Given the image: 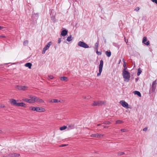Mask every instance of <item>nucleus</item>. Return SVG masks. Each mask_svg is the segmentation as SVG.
Instances as JSON below:
<instances>
[{
  "mask_svg": "<svg viewBox=\"0 0 157 157\" xmlns=\"http://www.w3.org/2000/svg\"><path fill=\"white\" fill-rule=\"evenodd\" d=\"M127 67L126 68L124 69L122 71V75L124 78L125 79L124 81L127 82H128L130 77V74L127 70Z\"/></svg>",
  "mask_w": 157,
  "mask_h": 157,
  "instance_id": "f257e3e1",
  "label": "nucleus"
},
{
  "mask_svg": "<svg viewBox=\"0 0 157 157\" xmlns=\"http://www.w3.org/2000/svg\"><path fill=\"white\" fill-rule=\"evenodd\" d=\"M103 65V61L102 60H100V64L99 66V73L97 74V76H98L100 75L102 71V68Z\"/></svg>",
  "mask_w": 157,
  "mask_h": 157,
  "instance_id": "f03ea898",
  "label": "nucleus"
},
{
  "mask_svg": "<svg viewBox=\"0 0 157 157\" xmlns=\"http://www.w3.org/2000/svg\"><path fill=\"white\" fill-rule=\"evenodd\" d=\"M78 45L80 47L83 48H88L89 46L86 44L84 42L80 41L78 43Z\"/></svg>",
  "mask_w": 157,
  "mask_h": 157,
  "instance_id": "7ed1b4c3",
  "label": "nucleus"
},
{
  "mask_svg": "<svg viewBox=\"0 0 157 157\" xmlns=\"http://www.w3.org/2000/svg\"><path fill=\"white\" fill-rule=\"evenodd\" d=\"M31 109L33 111H36L38 112H44V108L39 107H33L31 108Z\"/></svg>",
  "mask_w": 157,
  "mask_h": 157,
  "instance_id": "20e7f679",
  "label": "nucleus"
},
{
  "mask_svg": "<svg viewBox=\"0 0 157 157\" xmlns=\"http://www.w3.org/2000/svg\"><path fill=\"white\" fill-rule=\"evenodd\" d=\"M16 88L18 89L19 90H26L28 89V87L26 86H19L17 85L15 87Z\"/></svg>",
  "mask_w": 157,
  "mask_h": 157,
  "instance_id": "39448f33",
  "label": "nucleus"
},
{
  "mask_svg": "<svg viewBox=\"0 0 157 157\" xmlns=\"http://www.w3.org/2000/svg\"><path fill=\"white\" fill-rule=\"evenodd\" d=\"M52 43L51 42H50L48 44L46 45L43 48L42 51V54H44L45 52L50 47V46L51 45Z\"/></svg>",
  "mask_w": 157,
  "mask_h": 157,
  "instance_id": "423d86ee",
  "label": "nucleus"
},
{
  "mask_svg": "<svg viewBox=\"0 0 157 157\" xmlns=\"http://www.w3.org/2000/svg\"><path fill=\"white\" fill-rule=\"evenodd\" d=\"M104 104V102L101 101H94L92 105L93 106H100Z\"/></svg>",
  "mask_w": 157,
  "mask_h": 157,
  "instance_id": "0eeeda50",
  "label": "nucleus"
},
{
  "mask_svg": "<svg viewBox=\"0 0 157 157\" xmlns=\"http://www.w3.org/2000/svg\"><path fill=\"white\" fill-rule=\"evenodd\" d=\"M120 103L126 109L128 108V105L127 103L124 101L122 100L120 101Z\"/></svg>",
  "mask_w": 157,
  "mask_h": 157,
  "instance_id": "6e6552de",
  "label": "nucleus"
},
{
  "mask_svg": "<svg viewBox=\"0 0 157 157\" xmlns=\"http://www.w3.org/2000/svg\"><path fill=\"white\" fill-rule=\"evenodd\" d=\"M156 88V85H152L150 88L149 94H151V93L155 92Z\"/></svg>",
  "mask_w": 157,
  "mask_h": 157,
  "instance_id": "1a4fd4ad",
  "label": "nucleus"
},
{
  "mask_svg": "<svg viewBox=\"0 0 157 157\" xmlns=\"http://www.w3.org/2000/svg\"><path fill=\"white\" fill-rule=\"evenodd\" d=\"M104 136V135H102L101 134L95 133L92 134L91 136L92 137L100 138Z\"/></svg>",
  "mask_w": 157,
  "mask_h": 157,
  "instance_id": "9d476101",
  "label": "nucleus"
},
{
  "mask_svg": "<svg viewBox=\"0 0 157 157\" xmlns=\"http://www.w3.org/2000/svg\"><path fill=\"white\" fill-rule=\"evenodd\" d=\"M142 43L146 45H148L149 44V41H147V37L144 36L143 37L142 40Z\"/></svg>",
  "mask_w": 157,
  "mask_h": 157,
  "instance_id": "9b49d317",
  "label": "nucleus"
},
{
  "mask_svg": "<svg viewBox=\"0 0 157 157\" xmlns=\"http://www.w3.org/2000/svg\"><path fill=\"white\" fill-rule=\"evenodd\" d=\"M34 101L35 102H37L40 103H43L44 101L42 99H40L38 97H35L34 98Z\"/></svg>",
  "mask_w": 157,
  "mask_h": 157,
  "instance_id": "f8f14e48",
  "label": "nucleus"
},
{
  "mask_svg": "<svg viewBox=\"0 0 157 157\" xmlns=\"http://www.w3.org/2000/svg\"><path fill=\"white\" fill-rule=\"evenodd\" d=\"M20 156V154L14 153H10L8 155L9 156L11 157H18Z\"/></svg>",
  "mask_w": 157,
  "mask_h": 157,
  "instance_id": "ddd939ff",
  "label": "nucleus"
},
{
  "mask_svg": "<svg viewBox=\"0 0 157 157\" xmlns=\"http://www.w3.org/2000/svg\"><path fill=\"white\" fill-rule=\"evenodd\" d=\"M68 31L66 29H64L62 31L61 33V35L63 36H65L67 35Z\"/></svg>",
  "mask_w": 157,
  "mask_h": 157,
  "instance_id": "4468645a",
  "label": "nucleus"
},
{
  "mask_svg": "<svg viewBox=\"0 0 157 157\" xmlns=\"http://www.w3.org/2000/svg\"><path fill=\"white\" fill-rule=\"evenodd\" d=\"M17 106H21L24 107H26V105L23 102L17 103Z\"/></svg>",
  "mask_w": 157,
  "mask_h": 157,
  "instance_id": "2eb2a0df",
  "label": "nucleus"
},
{
  "mask_svg": "<svg viewBox=\"0 0 157 157\" xmlns=\"http://www.w3.org/2000/svg\"><path fill=\"white\" fill-rule=\"evenodd\" d=\"M75 126L73 124H68V129L70 130L74 128Z\"/></svg>",
  "mask_w": 157,
  "mask_h": 157,
  "instance_id": "dca6fc26",
  "label": "nucleus"
},
{
  "mask_svg": "<svg viewBox=\"0 0 157 157\" xmlns=\"http://www.w3.org/2000/svg\"><path fill=\"white\" fill-rule=\"evenodd\" d=\"M10 102L12 104L17 106V103L16 101L15 100L13 99H11L10 100Z\"/></svg>",
  "mask_w": 157,
  "mask_h": 157,
  "instance_id": "f3484780",
  "label": "nucleus"
},
{
  "mask_svg": "<svg viewBox=\"0 0 157 157\" xmlns=\"http://www.w3.org/2000/svg\"><path fill=\"white\" fill-rule=\"evenodd\" d=\"M25 66L28 67L29 68L31 69L32 66V64L30 63H28L25 64Z\"/></svg>",
  "mask_w": 157,
  "mask_h": 157,
  "instance_id": "a211bd4d",
  "label": "nucleus"
},
{
  "mask_svg": "<svg viewBox=\"0 0 157 157\" xmlns=\"http://www.w3.org/2000/svg\"><path fill=\"white\" fill-rule=\"evenodd\" d=\"M133 93L137 95L138 96L140 97H141V93L139 91H133Z\"/></svg>",
  "mask_w": 157,
  "mask_h": 157,
  "instance_id": "6ab92c4d",
  "label": "nucleus"
},
{
  "mask_svg": "<svg viewBox=\"0 0 157 157\" xmlns=\"http://www.w3.org/2000/svg\"><path fill=\"white\" fill-rule=\"evenodd\" d=\"M60 80L62 81H67V78L66 77H61L60 78Z\"/></svg>",
  "mask_w": 157,
  "mask_h": 157,
  "instance_id": "aec40b11",
  "label": "nucleus"
},
{
  "mask_svg": "<svg viewBox=\"0 0 157 157\" xmlns=\"http://www.w3.org/2000/svg\"><path fill=\"white\" fill-rule=\"evenodd\" d=\"M24 100L27 102L30 103H32L33 102V100H32V99H30L25 98L24 99Z\"/></svg>",
  "mask_w": 157,
  "mask_h": 157,
  "instance_id": "412c9836",
  "label": "nucleus"
},
{
  "mask_svg": "<svg viewBox=\"0 0 157 157\" xmlns=\"http://www.w3.org/2000/svg\"><path fill=\"white\" fill-rule=\"evenodd\" d=\"M50 102L51 103H58V102H60V101H58L57 99H53L52 100H51Z\"/></svg>",
  "mask_w": 157,
  "mask_h": 157,
  "instance_id": "4be33fe9",
  "label": "nucleus"
},
{
  "mask_svg": "<svg viewBox=\"0 0 157 157\" xmlns=\"http://www.w3.org/2000/svg\"><path fill=\"white\" fill-rule=\"evenodd\" d=\"M105 54L108 57H110L111 55V52L110 51H106L105 52Z\"/></svg>",
  "mask_w": 157,
  "mask_h": 157,
  "instance_id": "5701e85b",
  "label": "nucleus"
},
{
  "mask_svg": "<svg viewBox=\"0 0 157 157\" xmlns=\"http://www.w3.org/2000/svg\"><path fill=\"white\" fill-rule=\"evenodd\" d=\"M72 40V38L71 36V35H70L67 37V41L70 42V41H71Z\"/></svg>",
  "mask_w": 157,
  "mask_h": 157,
  "instance_id": "b1692460",
  "label": "nucleus"
},
{
  "mask_svg": "<svg viewBox=\"0 0 157 157\" xmlns=\"http://www.w3.org/2000/svg\"><path fill=\"white\" fill-rule=\"evenodd\" d=\"M67 128V126H63L60 127L59 129L61 130L62 131V130H65Z\"/></svg>",
  "mask_w": 157,
  "mask_h": 157,
  "instance_id": "393cba45",
  "label": "nucleus"
},
{
  "mask_svg": "<svg viewBox=\"0 0 157 157\" xmlns=\"http://www.w3.org/2000/svg\"><path fill=\"white\" fill-rule=\"evenodd\" d=\"M142 71L140 70V68H139L138 69V72L137 73V75L138 76H139L140 74H141Z\"/></svg>",
  "mask_w": 157,
  "mask_h": 157,
  "instance_id": "a878e982",
  "label": "nucleus"
},
{
  "mask_svg": "<svg viewBox=\"0 0 157 157\" xmlns=\"http://www.w3.org/2000/svg\"><path fill=\"white\" fill-rule=\"evenodd\" d=\"M124 122L123 121L121 120H117L116 121V123L117 124H120Z\"/></svg>",
  "mask_w": 157,
  "mask_h": 157,
  "instance_id": "bb28decb",
  "label": "nucleus"
},
{
  "mask_svg": "<svg viewBox=\"0 0 157 157\" xmlns=\"http://www.w3.org/2000/svg\"><path fill=\"white\" fill-rule=\"evenodd\" d=\"M98 43L97 42L94 45V48L96 49V50H98Z\"/></svg>",
  "mask_w": 157,
  "mask_h": 157,
  "instance_id": "cd10ccee",
  "label": "nucleus"
},
{
  "mask_svg": "<svg viewBox=\"0 0 157 157\" xmlns=\"http://www.w3.org/2000/svg\"><path fill=\"white\" fill-rule=\"evenodd\" d=\"M28 44V40H25L23 42V45L25 46L26 45Z\"/></svg>",
  "mask_w": 157,
  "mask_h": 157,
  "instance_id": "c85d7f7f",
  "label": "nucleus"
},
{
  "mask_svg": "<svg viewBox=\"0 0 157 157\" xmlns=\"http://www.w3.org/2000/svg\"><path fill=\"white\" fill-rule=\"evenodd\" d=\"M157 84V80H156L153 82L152 85H156Z\"/></svg>",
  "mask_w": 157,
  "mask_h": 157,
  "instance_id": "c756f323",
  "label": "nucleus"
},
{
  "mask_svg": "<svg viewBox=\"0 0 157 157\" xmlns=\"http://www.w3.org/2000/svg\"><path fill=\"white\" fill-rule=\"evenodd\" d=\"M29 98H31V99H32V100H33V101H34V98H35V96H30Z\"/></svg>",
  "mask_w": 157,
  "mask_h": 157,
  "instance_id": "7c9ffc66",
  "label": "nucleus"
},
{
  "mask_svg": "<svg viewBox=\"0 0 157 157\" xmlns=\"http://www.w3.org/2000/svg\"><path fill=\"white\" fill-rule=\"evenodd\" d=\"M118 155H123L124 154V153L123 152H120L118 153Z\"/></svg>",
  "mask_w": 157,
  "mask_h": 157,
  "instance_id": "2f4dec72",
  "label": "nucleus"
},
{
  "mask_svg": "<svg viewBox=\"0 0 157 157\" xmlns=\"http://www.w3.org/2000/svg\"><path fill=\"white\" fill-rule=\"evenodd\" d=\"M96 53L98 55H101V52H98V50H97Z\"/></svg>",
  "mask_w": 157,
  "mask_h": 157,
  "instance_id": "473e14b6",
  "label": "nucleus"
},
{
  "mask_svg": "<svg viewBox=\"0 0 157 157\" xmlns=\"http://www.w3.org/2000/svg\"><path fill=\"white\" fill-rule=\"evenodd\" d=\"M140 10V8L139 7H137L135 9V10L136 11H138Z\"/></svg>",
  "mask_w": 157,
  "mask_h": 157,
  "instance_id": "72a5a7b5",
  "label": "nucleus"
},
{
  "mask_svg": "<svg viewBox=\"0 0 157 157\" xmlns=\"http://www.w3.org/2000/svg\"><path fill=\"white\" fill-rule=\"evenodd\" d=\"M61 41V38H59L58 40V43L59 44L60 43Z\"/></svg>",
  "mask_w": 157,
  "mask_h": 157,
  "instance_id": "f704fd0d",
  "label": "nucleus"
},
{
  "mask_svg": "<svg viewBox=\"0 0 157 157\" xmlns=\"http://www.w3.org/2000/svg\"><path fill=\"white\" fill-rule=\"evenodd\" d=\"M121 132H125L126 131V130L124 128L121 129Z\"/></svg>",
  "mask_w": 157,
  "mask_h": 157,
  "instance_id": "c9c22d12",
  "label": "nucleus"
},
{
  "mask_svg": "<svg viewBox=\"0 0 157 157\" xmlns=\"http://www.w3.org/2000/svg\"><path fill=\"white\" fill-rule=\"evenodd\" d=\"M110 122L109 121H106L105 122V124H110Z\"/></svg>",
  "mask_w": 157,
  "mask_h": 157,
  "instance_id": "e433bc0d",
  "label": "nucleus"
},
{
  "mask_svg": "<svg viewBox=\"0 0 157 157\" xmlns=\"http://www.w3.org/2000/svg\"><path fill=\"white\" fill-rule=\"evenodd\" d=\"M68 145L67 144H62L60 146V147H64L67 146Z\"/></svg>",
  "mask_w": 157,
  "mask_h": 157,
  "instance_id": "4c0bfd02",
  "label": "nucleus"
},
{
  "mask_svg": "<svg viewBox=\"0 0 157 157\" xmlns=\"http://www.w3.org/2000/svg\"><path fill=\"white\" fill-rule=\"evenodd\" d=\"M151 1L157 4V0H151Z\"/></svg>",
  "mask_w": 157,
  "mask_h": 157,
  "instance_id": "58836bf2",
  "label": "nucleus"
},
{
  "mask_svg": "<svg viewBox=\"0 0 157 157\" xmlns=\"http://www.w3.org/2000/svg\"><path fill=\"white\" fill-rule=\"evenodd\" d=\"M48 77L50 79H52L53 78V77L52 75H49Z\"/></svg>",
  "mask_w": 157,
  "mask_h": 157,
  "instance_id": "ea45409f",
  "label": "nucleus"
},
{
  "mask_svg": "<svg viewBox=\"0 0 157 157\" xmlns=\"http://www.w3.org/2000/svg\"><path fill=\"white\" fill-rule=\"evenodd\" d=\"M147 127H146L143 129V130L144 131H147Z\"/></svg>",
  "mask_w": 157,
  "mask_h": 157,
  "instance_id": "a19ab883",
  "label": "nucleus"
},
{
  "mask_svg": "<svg viewBox=\"0 0 157 157\" xmlns=\"http://www.w3.org/2000/svg\"><path fill=\"white\" fill-rule=\"evenodd\" d=\"M0 107L1 108H4L5 107V106L2 104L0 105Z\"/></svg>",
  "mask_w": 157,
  "mask_h": 157,
  "instance_id": "79ce46f5",
  "label": "nucleus"
},
{
  "mask_svg": "<svg viewBox=\"0 0 157 157\" xmlns=\"http://www.w3.org/2000/svg\"><path fill=\"white\" fill-rule=\"evenodd\" d=\"M33 15H35L37 17L38 16V14L37 13H34L33 14Z\"/></svg>",
  "mask_w": 157,
  "mask_h": 157,
  "instance_id": "37998d69",
  "label": "nucleus"
},
{
  "mask_svg": "<svg viewBox=\"0 0 157 157\" xmlns=\"http://www.w3.org/2000/svg\"><path fill=\"white\" fill-rule=\"evenodd\" d=\"M123 64H126L125 60L124 59H123Z\"/></svg>",
  "mask_w": 157,
  "mask_h": 157,
  "instance_id": "c03bdc74",
  "label": "nucleus"
},
{
  "mask_svg": "<svg viewBox=\"0 0 157 157\" xmlns=\"http://www.w3.org/2000/svg\"><path fill=\"white\" fill-rule=\"evenodd\" d=\"M123 66L125 68H126V64H123Z\"/></svg>",
  "mask_w": 157,
  "mask_h": 157,
  "instance_id": "a18cd8bd",
  "label": "nucleus"
},
{
  "mask_svg": "<svg viewBox=\"0 0 157 157\" xmlns=\"http://www.w3.org/2000/svg\"><path fill=\"white\" fill-rule=\"evenodd\" d=\"M55 18V17H52V18H51L52 20H54Z\"/></svg>",
  "mask_w": 157,
  "mask_h": 157,
  "instance_id": "49530a36",
  "label": "nucleus"
},
{
  "mask_svg": "<svg viewBox=\"0 0 157 157\" xmlns=\"http://www.w3.org/2000/svg\"><path fill=\"white\" fill-rule=\"evenodd\" d=\"M87 97H87H84V98H85V99L87 98V99H88L89 98V96H88Z\"/></svg>",
  "mask_w": 157,
  "mask_h": 157,
  "instance_id": "de8ad7c7",
  "label": "nucleus"
},
{
  "mask_svg": "<svg viewBox=\"0 0 157 157\" xmlns=\"http://www.w3.org/2000/svg\"><path fill=\"white\" fill-rule=\"evenodd\" d=\"M103 126L104 128H108V127H107L105 126Z\"/></svg>",
  "mask_w": 157,
  "mask_h": 157,
  "instance_id": "09e8293b",
  "label": "nucleus"
},
{
  "mask_svg": "<svg viewBox=\"0 0 157 157\" xmlns=\"http://www.w3.org/2000/svg\"><path fill=\"white\" fill-rule=\"evenodd\" d=\"M104 42L105 43H106V40L105 39V38H104Z\"/></svg>",
  "mask_w": 157,
  "mask_h": 157,
  "instance_id": "8fccbe9b",
  "label": "nucleus"
},
{
  "mask_svg": "<svg viewBox=\"0 0 157 157\" xmlns=\"http://www.w3.org/2000/svg\"><path fill=\"white\" fill-rule=\"evenodd\" d=\"M2 28H3V27H2V26H0V30L1 29H2Z\"/></svg>",
  "mask_w": 157,
  "mask_h": 157,
  "instance_id": "3c124183",
  "label": "nucleus"
},
{
  "mask_svg": "<svg viewBox=\"0 0 157 157\" xmlns=\"http://www.w3.org/2000/svg\"><path fill=\"white\" fill-rule=\"evenodd\" d=\"M2 132V130H0V133H1Z\"/></svg>",
  "mask_w": 157,
  "mask_h": 157,
  "instance_id": "603ef678",
  "label": "nucleus"
},
{
  "mask_svg": "<svg viewBox=\"0 0 157 157\" xmlns=\"http://www.w3.org/2000/svg\"><path fill=\"white\" fill-rule=\"evenodd\" d=\"M101 124H98V126H100L101 125Z\"/></svg>",
  "mask_w": 157,
  "mask_h": 157,
  "instance_id": "864d4df0",
  "label": "nucleus"
},
{
  "mask_svg": "<svg viewBox=\"0 0 157 157\" xmlns=\"http://www.w3.org/2000/svg\"><path fill=\"white\" fill-rule=\"evenodd\" d=\"M121 62V60H120V61H119V63H120Z\"/></svg>",
  "mask_w": 157,
  "mask_h": 157,
  "instance_id": "5fc2aeb1",
  "label": "nucleus"
},
{
  "mask_svg": "<svg viewBox=\"0 0 157 157\" xmlns=\"http://www.w3.org/2000/svg\"><path fill=\"white\" fill-rule=\"evenodd\" d=\"M35 146L36 147V146H38V145H37V144H36V146Z\"/></svg>",
  "mask_w": 157,
  "mask_h": 157,
  "instance_id": "6e6d98bb",
  "label": "nucleus"
},
{
  "mask_svg": "<svg viewBox=\"0 0 157 157\" xmlns=\"http://www.w3.org/2000/svg\"><path fill=\"white\" fill-rule=\"evenodd\" d=\"M0 146H1V145L0 144Z\"/></svg>",
  "mask_w": 157,
  "mask_h": 157,
  "instance_id": "4d7b16f0",
  "label": "nucleus"
}]
</instances>
